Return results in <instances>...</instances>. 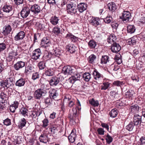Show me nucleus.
I'll list each match as a JSON object with an SVG mask.
<instances>
[{"label":"nucleus","instance_id":"nucleus-1","mask_svg":"<svg viewBox=\"0 0 145 145\" xmlns=\"http://www.w3.org/2000/svg\"><path fill=\"white\" fill-rule=\"evenodd\" d=\"M49 93V96L50 97H46L44 99L45 103L48 106L50 105L52 101V97L53 99H55L58 95L57 91L54 89H50Z\"/></svg>","mask_w":145,"mask_h":145},{"label":"nucleus","instance_id":"nucleus-2","mask_svg":"<svg viewBox=\"0 0 145 145\" xmlns=\"http://www.w3.org/2000/svg\"><path fill=\"white\" fill-rule=\"evenodd\" d=\"M67 13L71 15H75L77 12V7L75 4L71 3L67 5Z\"/></svg>","mask_w":145,"mask_h":145},{"label":"nucleus","instance_id":"nucleus-3","mask_svg":"<svg viewBox=\"0 0 145 145\" xmlns=\"http://www.w3.org/2000/svg\"><path fill=\"white\" fill-rule=\"evenodd\" d=\"M64 78L63 76L60 75L58 77L53 76L49 81V84L52 86H56L57 85L59 81L63 80Z\"/></svg>","mask_w":145,"mask_h":145},{"label":"nucleus","instance_id":"nucleus-4","mask_svg":"<svg viewBox=\"0 0 145 145\" xmlns=\"http://www.w3.org/2000/svg\"><path fill=\"white\" fill-rule=\"evenodd\" d=\"M131 13L129 11H123L121 15L120 16V18L123 21L128 22L131 18Z\"/></svg>","mask_w":145,"mask_h":145},{"label":"nucleus","instance_id":"nucleus-5","mask_svg":"<svg viewBox=\"0 0 145 145\" xmlns=\"http://www.w3.org/2000/svg\"><path fill=\"white\" fill-rule=\"evenodd\" d=\"M72 76L69 80V83L71 84H73L76 80H79L80 78V73L77 72L76 71L73 74Z\"/></svg>","mask_w":145,"mask_h":145},{"label":"nucleus","instance_id":"nucleus-6","mask_svg":"<svg viewBox=\"0 0 145 145\" xmlns=\"http://www.w3.org/2000/svg\"><path fill=\"white\" fill-rule=\"evenodd\" d=\"M41 54V52L40 49H35L33 51L31 55L32 58L34 60H37L39 58Z\"/></svg>","mask_w":145,"mask_h":145},{"label":"nucleus","instance_id":"nucleus-7","mask_svg":"<svg viewBox=\"0 0 145 145\" xmlns=\"http://www.w3.org/2000/svg\"><path fill=\"white\" fill-rule=\"evenodd\" d=\"M51 44L50 40L49 37H44L41 40L40 45L45 48L48 47Z\"/></svg>","mask_w":145,"mask_h":145},{"label":"nucleus","instance_id":"nucleus-8","mask_svg":"<svg viewBox=\"0 0 145 145\" xmlns=\"http://www.w3.org/2000/svg\"><path fill=\"white\" fill-rule=\"evenodd\" d=\"M121 47L118 43L114 42L111 46V51L114 53H117L121 50Z\"/></svg>","mask_w":145,"mask_h":145},{"label":"nucleus","instance_id":"nucleus-9","mask_svg":"<svg viewBox=\"0 0 145 145\" xmlns=\"http://www.w3.org/2000/svg\"><path fill=\"white\" fill-rule=\"evenodd\" d=\"M88 20L89 23L93 25L96 26L99 24V20L98 18L90 16L88 18Z\"/></svg>","mask_w":145,"mask_h":145},{"label":"nucleus","instance_id":"nucleus-10","mask_svg":"<svg viewBox=\"0 0 145 145\" xmlns=\"http://www.w3.org/2000/svg\"><path fill=\"white\" fill-rule=\"evenodd\" d=\"M41 114V112L38 111L37 109L31 111L29 113V118H31L32 120L35 119L37 116H39Z\"/></svg>","mask_w":145,"mask_h":145},{"label":"nucleus","instance_id":"nucleus-11","mask_svg":"<svg viewBox=\"0 0 145 145\" xmlns=\"http://www.w3.org/2000/svg\"><path fill=\"white\" fill-rule=\"evenodd\" d=\"M25 65V62L22 61H19L14 64L13 67L15 70L18 71L24 67Z\"/></svg>","mask_w":145,"mask_h":145},{"label":"nucleus","instance_id":"nucleus-12","mask_svg":"<svg viewBox=\"0 0 145 145\" xmlns=\"http://www.w3.org/2000/svg\"><path fill=\"white\" fill-rule=\"evenodd\" d=\"M44 93V91H42L40 89H38L34 92L33 97L36 99H40L42 97V94Z\"/></svg>","mask_w":145,"mask_h":145},{"label":"nucleus","instance_id":"nucleus-13","mask_svg":"<svg viewBox=\"0 0 145 145\" xmlns=\"http://www.w3.org/2000/svg\"><path fill=\"white\" fill-rule=\"evenodd\" d=\"M2 9L4 12L8 13V16L12 15V6L8 5H5L3 7Z\"/></svg>","mask_w":145,"mask_h":145},{"label":"nucleus","instance_id":"nucleus-14","mask_svg":"<svg viewBox=\"0 0 145 145\" xmlns=\"http://www.w3.org/2000/svg\"><path fill=\"white\" fill-rule=\"evenodd\" d=\"M25 37V33L23 31H21L15 36L14 38V40L18 41L23 39Z\"/></svg>","mask_w":145,"mask_h":145},{"label":"nucleus","instance_id":"nucleus-15","mask_svg":"<svg viewBox=\"0 0 145 145\" xmlns=\"http://www.w3.org/2000/svg\"><path fill=\"white\" fill-rule=\"evenodd\" d=\"M30 12V10L29 8L24 7L20 12L21 16L23 18H25L28 16Z\"/></svg>","mask_w":145,"mask_h":145},{"label":"nucleus","instance_id":"nucleus-16","mask_svg":"<svg viewBox=\"0 0 145 145\" xmlns=\"http://www.w3.org/2000/svg\"><path fill=\"white\" fill-rule=\"evenodd\" d=\"M76 137V130L74 129H73L68 137V139L69 142L71 143H73L75 140Z\"/></svg>","mask_w":145,"mask_h":145},{"label":"nucleus","instance_id":"nucleus-17","mask_svg":"<svg viewBox=\"0 0 145 145\" xmlns=\"http://www.w3.org/2000/svg\"><path fill=\"white\" fill-rule=\"evenodd\" d=\"M94 80L96 81L99 80L101 78H103V75L101 74L96 69L94 70L92 73Z\"/></svg>","mask_w":145,"mask_h":145},{"label":"nucleus","instance_id":"nucleus-18","mask_svg":"<svg viewBox=\"0 0 145 145\" xmlns=\"http://www.w3.org/2000/svg\"><path fill=\"white\" fill-rule=\"evenodd\" d=\"M9 24L5 25L3 28V33L5 35H7L12 30V27Z\"/></svg>","mask_w":145,"mask_h":145},{"label":"nucleus","instance_id":"nucleus-19","mask_svg":"<svg viewBox=\"0 0 145 145\" xmlns=\"http://www.w3.org/2000/svg\"><path fill=\"white\" fill-rule=\"evenodd\" d=\"M141 116L139 114H135L133 117V120L132 122L136 126L138 125L141 122Z\"/></svg>","mask_w":145,"mask_h":145},{"label":"nucleus","instance_id":"nucleus-20","mask_svg":"<svg viewBox=\"0 0 145 145\" xmlns=\"http://www.w3.org/2000/svg\"><path fill=\"white\" fill-rule=\"evenodd\" d=\"M77 8L80 13L83 12L87 8V5L84 3H81L78 5Z\"/></svg>","mask_w":145,"mask_h":145},{"label":"nucleus","instance_id":"nucleus-21","mask_svg":"<svg viewBox=\"0 0 145 145\" xmlns=\"http://www.w3.org/2000/svg\"><path fill=\"white\" fill-rule=\"evenodd\" d=\"M31 11L35 14L40 12L41 11V8L40 6L34 4L31 7Z\"/></svg>","mask_w":145,"mask_h":145},{"label":"nucleus","instance_id":"nucleus-22","mask_svg":"<svg viewBox=\"0 0 145 145\" xmlns=\"http://www.w3.org/2000/svg\"><path fill=\"white\" fill-rule=\"evenodd\" d=\"M0 98L1 99L2 101L7 103L8 99V96L5 93V91H2L0 94ZM6 104H7L6 103Z\"/></svg>","mask_w":145,"mask_h":145},{"label":"nucleus","instance_id":"nucleus-23","mask_svg":"<svg viewBox=\"0 0 145 145\" xmlns=\"http://www.w3.org/2000/svg\"><path fill=\"white\" fill-rule=\"evenodd\" d=\"M100 60L101 64H106L109 61L110 58L107 55H103L102 56Z\"/></svg>","mask_w":145,"mask_h":145},{"label":"nucleus","instance_id":"nucleus-24","mask_svg":"<svg viewBox=\"0 0 145 145\" xmlns=\"http://www.w3.org/2000/svg\"><path fill=\"white\" fill-rule=\"evenodd\" d=\"M39 141L42 142L46 143L48 141V135L46 134H42L39 138Z\"/></svg>","mask_w":145,"mask_h":145},{"label":"nucleus","instance_id":"nucleus-25","mask_svg":"<svg viewBox=\"0 0 145 145\" xmlns=\"http://www.w3.org/2000/svg\"><path fill=\"white\" fill-rule=\"evenodd\" d=\"M59 18L56 16H52L50 19V23L53 25H56L59 23Z\"/></svg>","mask_w":145,"mask_h":145},{"label":"nucleus","instance_id":"nucleus-26","mask_svg":"<svg viewBox=\"0 0 145 145\" xmlns=\"http://www.w3.org/2000/svg\"><path fill=\"white\" fill-rule=\"evenodd\" d=\"M129 109L131 112L133 113H135L138 111L139 107L137 105H134L131 106Z\"/></svg>","mask_w":145,"mask_h":145},{"label":"nucleus","instance_id":"nucleus-27","mask_svg":"<svg viewBox=\"0 0 145 145\" xmlns=\"http://www.w3.org/2000/svg\"><path fill=\"white\" fill-rule=\"evenodd\" d=\"M67 47V51L71 53H74L76 49V47L74 45L69 44Z\"/></svg>","mask_w":145,"mask_h":145},{"label":"nucleus","instance_id":"nucleus-28","mask_svg":"<svg viewBox=\"0 0 145 145\" xmlns=\"http://www.w3.org/2000/svg\"><path fill=\"white\" fill-rule=\"evenodd\" d=\"M110 83L108 82H103L101 86V90H105L108 89L110 86Z\"/></svg>","mask_w":145,"mask_h":145},{"label":"nucleus","instance_id":"nucleus-29","mask_svg":"<svg viewBox=\"0 0 145 145\" xmlns=\"http://www.w3.org/2000/svg\"><path fill=\"white\" fill-rule=\"evenodd\" d=\"M25 83V79L23 78H21L16 81L15 85L16 86L21 87L24 86Z\"/></svg>","mask_w":145,"mask_h":145},{"label":"nucleus","instance_id":"nucleus-30","mask_svg":"<svg viewBox=\"0 0 145 145\" xmlns=\"http://www.w3.org/2000/svg\"><path fill=\"white\" fill-rule=\"evenodd\" d=\"M6 80L7 84L8 85V88L13 85L14 83V78L11 77L7 78Z\"/></svg>","mask_w":145,"mask_h":145},{"label":"nucleus","instance_id":"nucleus-31","mask_svg":"<svg viewBox=\"0 0 145 145\" xmlns=\"http://www.w3.org/2000/svg\"><path fill=\"white\" fill-rule=\"evenodd\" d=\"M135 27L133 25H129L127 26V31L128 33H133L135 32Z\"/></svg>","mask_w":145,"mask_h":145},{"label":"nucleus","instance_id":"nucleus-32","mask_svg":"<svg viewBox=\"0 0 145 145\" xmlns=\"http://www.w3.org/2000/svg\"><path fill=\"white\" fill-rule=\"evenodd\" d=\"M108 9L112 12L114 11L116 8V6L114 2H112L108 4Z\"/></svg>","mask_w":145,"mask_h":145},{"label":"nucleus","instance_id":"nucleus-33","mask_svg":"<svg viewBox=\"0 0 145 145\" xmlns=\"http://www.w3.org/2000/svg\"><path fill=\"white\" fill-rule=\"evenodd\" d=\"M88 45L90 48L94 49L95 48L97 44L93 40H91L88 43Z\"/></svg>","mask_w":145,"mask_h":145},{"label":"nucleus","instance_id":"nucleus-34","mask_svg":"<svg viewBox=\"0 0 145 145\" xmlns=\"http://www.w3.org/2000/svg\"><path fill=\"white\" fill-rule=\"evenodd\" d=\"M107 40L109 43H111L114 42L116 40V38L114 35L111 34L108 36Z\"/></svg>","mask_w":145,"mask_h":145},{"label":"nucleus","instance_id":"nucleus-35","mask_svg":"<svg viewBox=\"0 0 145 145\" xmlns=\"http://www.w3.org/2000/svg\"><path fill=\"white\" fill-rule=\"evenodd\" d=\"M137 42V38L136 37H133L130 39L128 42L129 44L131 46L135 45Z\"/></svg>","mask_w":145,"mask_h":145},{"label":"nucleus","instance_id":"nucleus-36","mask_svg":"<svg viewBox=\"0 0 145 145\" xmlns=\"http://www.w3.org/2000/svg\"><path fill=\"white\" fill-rule=\"evenodd\" d=\"M65 38L71 39L72 41L75 42L76 40H77L78 37L72 35L71 33L67 34L65 36Z\"/></svg>","mask_w":145,"mask_h":145},{"label":"nucleus","instance_id":"nucleus-37","mask_svg":"<svg viewBox=\"0 0 145 145\" xmlns=\"http://www.w3.org/2000/svg\"><path fill=\"white\" fill-rule=\"evenodd\" d=\"M82 78L86 81L88 82L91 78V75L89 72H86L83 74Z\"/></svg>","mask_w":145,"mask_h":145},{"label":"nucleus","instance_id":"nucleus-38","mask_svg":"<svg viewBox=\"0 0 145 145\" xmlns=\"http://www.w3.org/2000/svg\"><path fill=\"white\" fill-rule=\"evenodd\" d=\"M135 125L133 122L132 121L127 125L126 127V129L129 131H132L134 129L135 126Z\"/></svg>","mask_w":145,"mask_h":145},{"label":"nucleus","instance_id":"nucleus-39","mask_svg":"<svg viewBox=\"0 0 145 145\" xmlns=\"http://www.w3.org/2000/svg\"><path fill=\"white\" fill-rule=\"evenodd\" d=\"M118 111L116 109H112L109 113V115L111 117L114 118L116 117L118 115Z\"/></svg>","mask_w":145,"mask_h":145},{"label":"nucleus","instance_id":"nucleus-40","mask_svg":"<svg viewBox=\"0 0 145 145\" xmlns=\"http://www.w3.org/2000/svg\"><path fill=\"white\" fill-rule=\"evenodd\" d=\"M96 56L93 54H91L88 58V60L89 63L93 64L94 63V61L96 58Z\"/></svg>","mask_w":145,"mask_h":145},{"label":"nucleus","instance_id":"nucleus-41","mask_svg":"<svg viewBox=\"0 0 145 145\" xmlns=\"http://www.w3.org/2000/svg\"><path fill=\"white\" fill-rule=\"evenodd\" d=\"M11 50L9 53L8 55L15 57L18 55L17 50H15L14 47L11 49Z\"/></svg>","mask_w":145,"mask_h":145},{"label":"nucleus","instance_id":"nucleus-42","mask_svg":"<svg viewBox=\"0 0 145 145\" xmlns=\"http://www.w3.org/2000/svg\"><path fill=\"white\" fill-rule=\"evenodd\" d=\"M110 94L113 99H117L119 97L118 92L114 91H111L110 92Z\"/></svg>","mask_w":145,"mask_h":145},{"label":"nucleus","instance_id":"nucleus-43","mask_svg":"<svg viewBox=\"0 0 145 145\" xmlns=\"http://www.w3.org/2000/svg\"><path fill=\"white\" fill-rule=\"evenodd\" d=\"M89 102L91 105L94 106H98L99 105L98 101L97 100H95L93 99H90Z\"/></svg>","mask_w":145,"mask_h":145},{"label":"nucleus","instance_id":"nucleus-44","mask_svg":"<svg viewBox=\"0 0 145 145\" xmlns=\"http://www.w3.org/2000/svg\"><path fill=\"white\" fill-rule=\"evenodd\" d=\"M124 84L123 82L120 81L119 80H116L112 82V85L114 86L121 87V86Z\"/></svg>","mask_w":145,"mask_h":145},{"label":"nucleus","instance_id":"nucleus-45","mask_svg":"<svg viewBox=\"0 0 145 145\" xmlns=\"http://www.w3.org/2000/svg\"><path fill=\"white\" fill-rule=\"evenodd\" d=\"M28 110L26 108L23 107L20 110V112L22 115L24 117L28 116Z\"/></svg>","mask_w":145,"mask_h":145},{"label":"nucleus","instance_id":"nucleus-46","mask_svg":"<svg viewBox=\"0 0 145 145\" xmlns=\"http://www.w3.org/2000/svg\"><path fill=\"white\" fill-rule=\"evenodd\" d=\"M26 121L24 118H22L21 119L19 126L21 128L24 127L26 123Z\"/></svg>","mask_w":145,"mask_h":145},{"label":"nucleus","instance_id":"nucleus-47","mask_svg":"<svg viewBox=\"0 0 145 145\" xmlns=\"http://www.w3.org/2000/svg\"><path fill=\"white\" fill-rule=\"evenodd\" d=\"M46 63L45 61H42L40 62L38 64V66L40 70L44 69L46 67Z\"/></svg>","mask_w":145,"mask_h":145},{"label":"nucleus","instance_id":"nucleus-48","mask_svg":"<svg viewBox=\"0 0 145 145\" xmlns=\"http://www.w3.org/2000/svg\"><path fill=\"white\" fill-rule=\"evenodd\" d=\"M134 93V91L132 90H128L126 92L125 96L126 98L129 99L133 96Z\"/></svg>","mask_w":145,"mask_h":145},{"label":"nucleus","instance_id":"nucleus-49","mask_svg":"<svg viewBox=\"0 0 145 145\" xmlns=\"http://www.w3.org/2000/svg\"><path fill=\"white\" fill-rule=\"evenodd\" d=\"M50 87L48 84L46 85L42 84L40 86V88L39 89L41 90L42 91L44 92L45 91L48 89Z\"/></svg>","mask_w":145,"mask_h":145},{"label":"nucleus","instance_id":"nucleus-50","mask_svg":"<svg viewBox=\"0 0 145 145\" xmlns=\"http://www.w3.org/2000/svg\"><path fill=\"white\" fill-rule=\"evenodd\" d=\"M110 68L112 70L116 71L120 69V67L118 65L112 64L110 66Z\"/></svg>","mask_w":145,"mask_h":145},{"label":"nucleus","instance_id":"nucleus-51","mask_svg":"<svg viewBox=\"0 0 145 145\" xmlns=\"http://www.w3.org/2000/svg\"><path fill=\"white\" fill-rule=\"evenodd\" d=\"M49 53L48 51H46L44 52V55L43 56L42 59L43 60H48L49 58Z\"/></svg>","mask_w":145,"mask_h":145},{"label":"nucleus","instance_id":"nucleus-52","mask_svg":"<svg viewBox=\"0 0 145 145\" xmlns=\"http://www.w3.org/2000/svg\"><path fill=\"white\" fill-rule=\"evenodd\" d=\"M52 32L56 35H58L60 32V28L56 27H54L53 29Z\"/></svg>","mask_w":145,"mask_h":145},{"label":"nucleus","instance_id":"nucleus-53","mask_svg":"<svg viewBox=\"0 0 145 145\" xmlns=\"http://www.w3.org/2000/svg\"><path fill=\"white\" fill-rule=\"evenodd\" d=\"M69 66H67L63 67L62 69V72L64 74L68 75V69H69Z\"/></svg>","mask_w":145,"mask_h":145},{"label":"nucleus","instance_id":"nucleus-54","mask_svg":"<svg viewBox=\"0 0 145 145\" xmlns=\"http://www.w3.org/2000/svg\"><path fill=\"white\" fill-rule=\"evenodd\" d=\"M69 69H68L69 71L68 73V75L69 74L72 75L73 73L76 71V69L74 68L71 67L70 66H69Z\"/></svg>","mask_w":145,"mask_h":145},{"label":"nucleus","instance_id":"nucleus-55","mask_svg":"<svg viewBox=\"0 0 145 145\" xmlns=\"http://www.w3.org/2000/svg\"><path fill=\"white\" fill-rule=\"evenodd\" d=\"M106 140L108 144H110L113 140V138L108 134L106 136Z\"/></svg>","mask_w":145,"mask_h":145},{"label":"nucleus","instance_id":"nucleus-56","mask_svg":"<svg viewBox=\"0 0 145 145\" xmlns=\"http://www.w3.org/2000/svg\"><path fill=\"white\" fill-rule=\"evenodd\" d=\"M6 80H2L0 82V86L1 87L4 88H9L8 85L7 84V82H6Z\"/></svg>","mask_w":145,"mask_h":145},{"label":"nucleus","instance_id":"nucleus-57","mask_svg":"<svg viewBox=\"0 0 145 145\" xmlns=\"http://www.w3.org/2000/svg\"><path fill=\"white\" fill-rule=\"evenodd\" d=\"M34 67L31 65L27 66V69H25V72H32L34 71Z\"/></svg>","mask_w":145,"mask_h":145},{"label":"nucleus","instance_id":"nucleus-58","mask_svg":"<svg viewBox=\"0 0 145 145\" xmlns=\"http://www.w3.org/2000/svg\"><path fill=\"white\" fill-rule=\"evenodd\" d=\"M45 74L46 76H52L54 74V72L51 70H46L45 72Z\"/></svg>","mask_w":145,"mask_h":145},{"label":"nucleus","instance_id":"nucleus-59","mask_svg":"<svg viewBox=\"0 0 145 145\" xmlns=\"http://www.w3.org/2000/svg\"><path fill=\"white\" fill-rule=\"evenodd\" d=\"M112 20V18L110 16L107 17L106 18L104 19V21L106 23L108 24L110 23Z\"/></svg>","mask_w":145,"mask_h":145},{"label":"nucleus","instance_id":"nucleus-60","mask_svg":"<svg viewBox=\"0 0 145 145\" xmlns=\"http://www.w3.org/2000/svg\"><path fill=\"white\" fill-rule=\"evenodd\" d=\"M6 44L4 42L0 43V52L4 50L6 48Z\"/></svg>","mask_w":145,"mask_h":145},{"label":"nucleus","instance_id":"nucleus-61","mask_svg":"<svg viewBox=\"0 0 145 145\" xmlns=\"http://www.w3.org/2000/svg\"><path fill=\"white\" fill-rule=\"evenodd\" d=\"M42 127H47L49 123V121L48 119H45L42 121Z\"/></svg>","mask_w":145,"mask_h":145},{"label":"nucleus","instance_id":"nucleus-62","mask_svg":"<svg viewBox=\"0 0 145 145\" xmlns=\"http://www.w3.org/2000/svg\"><path fill=\"white\" fill-rule=\"evenodd\" d=\"M3 123L4 124L7 126L11 124L10 120L7 118L4 120Z\"/></svg>","mask_w":145,"mask_h":145},{"label":"nucleus","instance_id":"nucleus-63","mask_svg":"<svg viewBox=\"0 0 145 145\" xmlns=\"http://www.w3.org/2000/svg\"><path fill=\"white\" fill-rule=\"evenodd\" d=\"M3 101L1 102L0 103V111L4 110L5 108V104Z\"/></svg>","mask_w":145,"mask_h":145},{"label":"nucleus","instance_id":"nucleus-64","mask_svg":"<svg viewBox=\"0 0 145 145\" xmlns=\"http://www.w3.org/2000/svg\"><path fill=\"white\" fill-rule=\"evenodd\" d=\"M114 59L117 63L118 64H120L122 62L121 58L119 57H118L117 56H115Z\"/></svg>","mask_w":145,"mask_h":145}]
</instances>
